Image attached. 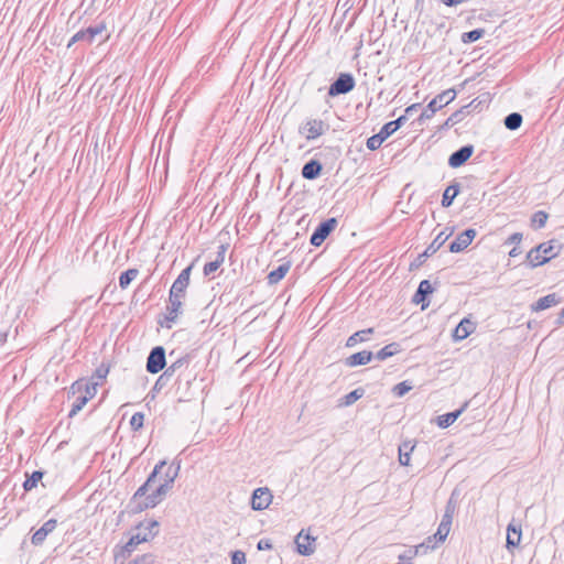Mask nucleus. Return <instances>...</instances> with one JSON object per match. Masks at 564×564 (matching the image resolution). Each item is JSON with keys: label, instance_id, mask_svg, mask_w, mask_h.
I'll use <instances>...</instances> for the list:
<instances>
[{"label": "nucleus", "instance_id": "obj_5", "mask_svg": "<svg viewBox=\"0 0 564 564\" xmlns=\"http://www.w3.org/2000/svg\"><path fill=\"white\" fill-rule=\"evenodd\" d=\"M356 86V80L350 73H340L338 77L329 85L327 95L336 97L350 93Z\"/></svg>", "mask_w": 564, "mask_h": 564}, {"label": "nucleus", "instance_id": "obj_29", "mask_svg": "<svg viewBox=\"0 0 564 564\" xmlns=\"http://www.w3.org/2000/svg\"><path fill=\"white\" fill-rule=\"evenodd\" d=\"M415 448V442L406 440L399 445V463L401 466H409L411 453Z\"/></svg>", "mask_w": 564, "mask_h": 564}, {"label": "nucleus", "instance_id": "obj_59", "mask_svg": "<svg viewBox=\"0 0 564 564\" xmlns=\"http://www.w3.org/2000/svg\"><path fill=\"white\" fill-rule=\"evenodd\" d=\"M421 107V104H412L408 106L404 110V113L406 116L412 115L414 111H416Z\"/></svg>", "mask_w": 564, "mask_h": 564}, {"label": "nucleus", "instance_id": "obj_52", "mask_svg": "<svg viewBox=\"0 0 564 564\" xmlns=\"http://www.w3.org/2000/svg\"><path fill=\"white\" fill-rule=\"evenodd\" d=\"M406 115H402L400 116L399 118H397L395 120H392V121H389V126H392L393 127V131L395 132L398 129H400L406 121Z\"/></svg>", "mask_w": 564, "mask_h": 564}, {"label": "nucleus", "instance_id": "obj_64", "mask_svg": "<svg viewBox=\"0 0 564 564\" xmlns=\"http://www.w3.org/2000/svg\"><path fill=\"white\" fill-rule=\"evenodd\" d=\"M7 341V334L0 333V345H3Z\"/></svg>", "mask_w": 564, "mask_h": 564}, {"label": "nucleus", "instance_id": "obj_41", "mask_svg": "<svg viewBox=\"0 0 564 564\" xmlns=\"http://www.w3.org/2000/svg\"><path fill=\"white\" fill-rule=\"evenodd\" d=\"M485 34L484 29H474L462 34V42L465 44L474 43L481 39Z\"/></svg>", "mask_w": 564, "mask_h": 564}, {"label": "nucleus", "instance_id": "obj_38", "mask_svg": "<svg viewBox=\"0 0 564 564\" xmlns=\"http://www.w3.org/2000/svg\"><path fill=\"white\" fill-rule=\"evenodd\" d=\"M188 364V357L184 356L172 362L169 367L165 368L163 371L165 373V377H169L170 379L176 373L177 370L183 368Z\"/></svg>", "mask_w": 564, "mask_h": 564}, {"label": "nucleus", "instance_id": "obj_34", "mask_svg": "<svg viewBox=\"0 0 564 564\" xmlns=\"http://www.w3.org/2000/svg\"><path fill=\"white\" fill-rule=\"evenodd\" d=\"M401 351V346L399 343H390L382 347L373 357H376L378 360H386Z\"/></svg>", "mask_w": 564, "mask_h": 564}, {"label": "nucleus", "instance_id": "obj_62", "mask_svg": "<svg viewBox=\"0 0 564 564\" xmlns=\"http://www.w3.org/2000/svg\"><path fill=\"white\" fill-rule=\"evenodd\" d=\"M555 324L557 326L564 325V307L561 310V312H560V314H558V316H557V318L555 321Z\"/></svg>", "mask_w": 564, "mask_h": 564}, {"label": "nucleus", "instance_id": "obj_23", "mask_svg": "<svg viewBox=\"0 0 564 564\" xmlns=\"http://www.w3.org/2000/svg\"><path fill=\"white\" fill-rule=\"evenodd\" d=\"M97 386H98V382L89 384V383L85 382L82 379L80 380H76L70 386L68 393L69 394H76L78 392L84 391L85 393L82 394V395L86 397L87 401H89L91 398H94V395L96 393V387Z\"/></svg>", "mask_w": 564, "mask_h": 564}, {"label": "nucleus", "instance_id": "obj_47", "mask_svg": "<svg viewBox=\"0 0 564 564\" xmlns=\"http://www.w3.org/2000/svg\"><path fill=\"white\" fill-rule=\"evenodd\" d=\"M456 491L454 490L445 506V512L446 514L454 516L457 509V501L455 499Z\"/></svg>", "mask_w": 564, "mask_h": 564}, {"label": "nucleus", "instance_id": "obj_57", "mask_svg": "<svg viewBox=\"0 0 564 564\" xmlns=\"http://www.w3.org/2000/svg\"><path fill=\"white\" fill-rule=\"evenodd\" d=\"M424 542L429 545L433 544L434 545V550L437 547V545L440 543H443L444 541H438V538L436 536V534L434 533L433 535H430L427 536Z\"/></svg>", "mask_w": 564, "mask_h": 564}, {"label": "nucleus", "instance_id": "obj_20", "mask_svg": "<svg viewBox=\"0 0 564 564\" xmlns=\"http://www.w3.org/2000/svg\"><path fill=\"white\" fill-rule=\"evenodd\" d=\"M169 490L170 488L167 485L160 484L155 490H153L143 499V508H155L163 500Z\"/></svg>", "mask_w": 564, "mask_h": 564}, {"label": "nucleus", "instance_id": "obj_22", "mask_svg": "<svg viewBox=\"0 0 564 564\" xmlns=\"http://www.w3.org/2000/svg\"><path fill=\"white\" fill-rule=\"evenodd\" d=\"M315 538L310 534H303V530L297 534L295 539L296 550L301 555L308 556L314 553Z\"/></svg>", "mask_w": 564, "mask_h": 564}, {"label": "nucleus", "instance_id": "obj_1", "mask_svg": "<svg viewBox=\"0 0 564 564\" xmlns=\"http://www.w3.org/2000/svg\"><path fill=\"white\" fill-rule=\"evenodd\" d=\"M159 522L156 520H147L140 522L132 531L129 540L121 549L122 556H129L137 545L148 542L159 533Z\"/></svg>", "mask_w": 564, "mask_h": 564}, {"label": "nucleus", "instance_id": "obj_27", "mask_svg": "<svg viewBox=\"0 0 564 564\" xmlns=\"http://www.w3.org/2000/svg\"><path fill=\"white\" fill-rule=\"evenodd\" d=\"M467 406L468 402H465L459 409L437 416V425L441 429H446L451 426L462 415V413L467 409Z\"/></svg>", "mask_w": 564, "mask_h": 564}, {"label": "nucleus", "instance_id": "obj_4", "mask_svg": "<svg viewBox=\"0 0 564 564\" xmlns=\"http://www.w3.org/2000/svg\"><path fill=\"white\" fill-rule=\"evenodd\" d=\"M182 300L183 297L173 296L169 294V304L166 305V313L163 316V319H158V323L161 327L171 329L175 324L178 315L182 313Z\"/></svg>", "mask_w": 564, "mask_h": 564}, {"label": "nucleus", "instance_id": "obj_6", "mask_svg": "<svg viewBox=\"0 0 564 564\" xmlns=\"http://www.w3.org/2000/svg\"><path fill=\"white\" fill-rule=\"evenodd\" d=\"M166 366V354L163 346L153 347L147 358L145 369L149 373L155 375Z\"/></svg>", "mask_w": 564, "mask_h": 564}, {"label": "nucleus", "instance_id": "obj_53", "mask_svg": "<svg viewBox=\"0 0 564 564\" xmlns=\"http://www.w3.org/2000/svg\"><path fill=\"white\" fill-rule=\"evenodd\" d=\"M273 547L271 540L269 539H261L258 541L257 549L259 551H267L271 550Z\"/></svg>", "mask_w": 564, "mask_h": 564}, {"label": "nucleus", "instance_id": "obj_48", "mask_svg": "<svg viewBox=\"0 0 564 564\" xmlns=\"http://www.w3.org/2000/svg\"><path fill=\"white\" fill-rule=\"evenodd\" d=\"M108 373H109V366L106 365L105 362H102L96 368L93 377H96L99 380H104V379H106Z\"/></svg>", "mask_w": 564, "mask_h": 564}, {"label": "nucleus", "instance_id": "obj_2", "mask_svg": "<svg viewBox=\"0 0 564 564\" xmlns=\"http://www.w3.org/2000/svg\"><path fill=\"white\" fill-rule=\"evenodd\" d=\"M553 240L547 242H542L536 247L532 248L528 254L527 260L531 268H536L545 264L551 259L555 258L558 254V250L555 251V247L553 245Z\"/></svg>", "mask_w": 564, "mask_h": 564}, {"label": "nucleus", "instance_id": "obj_31", "mask_svg": "<svg viewBox=\"0 0 564 564\" xmlns=\"http://www.w3.org/2000/svg\"><path fill=\"white\" fill-rule=\"evenodd\" d=\"M291 268V262L288 261L285 263L280 264L276 269L272 270L267 279L269 284H276L279 283L289 272Z\"/></svg>", "mask_w": 564, "mask_h": 564}, {"label": "nucleus", "instance_id": "obj_39", "mask_svg": "<svg viewBox=\"0 0 564 564\" xmlns=\"http://www.w3.org/2000/svg\"><path fill=\"white\" fill-rule=\"evenodd\" d=\"M44 471L34 470L23 482V489L30 491L37 486V482L43 478Z\"/></svg>", "mask_w": 564, "mask_h": 564}, {"label": "nucleus", "instance_id": "obj_36", "mask_svg": "<svg viewBox=\"0 0 564 564\" xmlns=\"http://www.w3.org/2000/svg\"><path fill=\"white\" fill-rule=\"evenodd\" d=\"M138 274L139 270L134 268L123 271L119 276V286L122 290L127 289Z\"/></svg>", "mask_w": 564, "mask_h": 564}, {"label": "nucleus", "instance_id": "obj_19", "mask_svg": "<svg viewBox=\"0 0 564 564\" xmlns=\"http://www.w3.org/2000/svg\"><path fill=\"white\" fill-rule=\"evenodd\" d=\"M522 530L520 524H514V522H510L507 527V540L506 547L508 551L512 552L517 549L521 542Z\"/></svg>", "mask_w": 564, "mask_h": 564}, {"label": "nucleus", "instance_id": "obj_28", "mask_svg": "<svg viewBox=\"0 0 564 564\" xmlns=\"http://www.w3.org/2000/svg\"><path fill=\"white\" fill-rule=\"evenodd\" d=\"M474 330V323L468 318H463L456 326L453 336L456 340H463L467 338Z\"/></svg>", "mask_w": 564, "mask_h": 564}, {"label": "nucleus", "instance_id": "obj_12", "mask_svg": "<svg viewBox=\"0 0 564 564\" xmlns=\"http://www.w3.org/2000/svg\"><path fill=\"white\" fill-rule=\"evenodd\" d=\"M486 102V100H479V98L473 99L468 105L463 106L460 109L453 112L447 120L445 121V127H453L454 124L460 122L465 116L469 115L473 110L479 109L481 110V105Z\"/></svg>", "mask_w": 564, "mask_h": 564}, {"label": "nucleus", "instance_id": "obj_54", "mask_svg": "<svg viewBox=\"0 0 564 564\" xmlns=\"http://www.w3.org/2000/svg\"><path fill=\"white\" fill-rule=\"evenodd\" d=\"M171 379L169 377H165V373L163 372L155 381L154 390H160L162 387H164Z\"/></svg>", "mask_w": 564, "mask_h": 564}, {"label": "nucleus", "instance_id": "obj_55", "mask_svg": "<svg viewBox=\"0 0 564 564\" xmlns=\"http://www.w3.org/2000/svg\"><path fill=\"white\" fill-rule=\"evenodd\" d=\"M129 564H152V558L151 555L143 554L133 560L132 562H130Z\"/></svg>", "mask_w": 564, "mask_h": 564}, {"label": "nucleus", "instance_id": "obj_24", "mask_svg": "<svg viewBox=\"0 0 564 564\" xmlns=\"http://www.w3.org/2000/svg\"><path fill=\"white\" fill-rule=\"evenodd\" d=\"M373 358V354L369 350L355 352L345 359L347 367L354 368L369 364Z\"/></svg>", "mask_w": 564, "mask_h": 564}, {"label": "nucleus", "instance_id": "obj_10", "mask_svg": "<svg viewBox=\"0 0 564 564\" xmlns=\"http://www.w3.org/2000/svg\"><path fill=\"white\" fill-rule=\"evenodd\" d=\"M150 487H151V485L148 484L147 481H144V484L141 485L135 490V492L133 494V496L131 497V499L129 500V502L127 503V507H126V511L129 514H138V513H141L142 511L147 510V508H143V499L148 496L147 494H148Z\"/></svg>", "mask_w": 564, "mask_h": 564}, {"label": "nucleus", "instance_id": "obj_3", "mask_svg": "<svg viewBox=\"0 0 564 564\" xmlns=\"http://www.w3.org/2000/svg\"><path fill=\"white\" fill-rule=\"evenodd\" d=\"M456 95L457 93L454 88L446 89L436 95L421 112L417 120L423 122L424 120L431 119L437 110L452 102L456 98Z\"/></svg>", "mask_w": 564, "mask_h": 564}, {"label": "nucleus", "instance_id": "obj_45", "mask_svg": "<svg viewBox=\"0 0 564 564\" xmlns=\"http://www.w3.org/2000/svg\"><path fill=\"white\" fill-rule=\"evenodd\" d=\"M144 414L142 412H135L130 419V426L132 431H139L143 427Z\"/></svg>", "mask_w": 564, "mask_h": 564}, {"label": "nucleus", "instance_id": "obj_56", "mask_svg": "<svg viewBox=\"0 0 564 564\" xmlns=\"http://www.w3.org/2000/svg\"><path fill=\"white\" fill-rule=\"evenodd\" d=\"M522 234L521 232H514L512 234L507 240H506V243L508 245H511V243H514V245H519L522 240Z\"/></svg>", "mask_w": 564, "mask_h": 564}, {"label": "nucleus", "instance_id": "obj_15", "mask_svg": "<svg viewBox=\"0 0 564 564\" xmlns=\"http://www.w3.org/2000/svg\"><path fill=\"white\" fill-rule=\"evenodd\" d=\"M272 502V494L269 488L260 487L253 490L251 496V508L257 511L267 509Z\"/></svg>", "mask_w": 564, "mask_h": 564}, {"label": "nucleus", "instance_id": "obj_25", "mask_svg": "<svg viewBox=\"0 0 564 564\" xmlns=\"http://www.w3.org/2000/svg\"><path fill=\"white\" fill-rule=\"evenodd\" d=\"M322 170V163L318 160L312 159L303 165L301 174L303 178L313 181L321 175Z\"/></svg>", "mask_w": 564, "mask_h": 564}, {"label": "nucleus", "instance_id": "obj_33", "mask_svg": "<svg viewBox=\"0 0 564 564\" xmlns=\"http://www.w3.org/2000/svg\"><path fill=\"white\" fill-rule=\"evenodd\" d=\"M459 184L453 183L449 186L446 187V189L443 193L441 204L443 207L447 208L452 206L455 197L459 194Z\"/></svg>", "mask_w": 564, "mask_h": 564}, {"label": "nucleus", "instance_id": "obj_7", "mask_svg": "<svg viewBox=\"0 0 564 564\" xmlns=\"http://www.w3.org/2000/svg\"><path fill=\"white\" fill-rule=\"evenodd\" d=\"M337 219L335 217L327 218L318 224L311 235L310 242L314 247H319L332 231L337 227Z\"/></svg>", "mask_w": 564, "mask_h": 564}, {"label": "nucleus", "instance_id": "obj_9", "mask_svg": "<svg viewBox=\"0 0 564 564\" xmlns=\"http://www.w3.org/2000/svg\"><path fill=\"white\" fill-rule=\"evenodd\" d=\"M328 128L329 126L321 119H310L300 126L299 132L311 141L324 134Z\"/></svg>", "mask_w": 564, "mask_h": 564}, {"label": "nucleus", "instance_id": "obj_13", "mask_svg": "<svg viewBox=\"0 0 564 564\" xmlns=\"http://www.w3.org/2000/svg\"><path fill=\"white\" fill-rule=\"evenodd\" d=\"M192 269H193V264H189L188 267H186L185 269H183L181 271V273L178 274V276L175 279V281L173 282L171 289H170V292L169 294L171 295H175V296H180V297H185V294H186V289L189 284V278H191V272H192Z\"/></svg>", "mask_w": 564, "mask_h": 564}, {"label": "nucleus", "instance_id": "obj_49", "mask_svg": "<svg viewBox=\"0 0 564 564\" xmlns=\"http://www.w3.org/2000/svg\"><path fill=\"white\" fill-rule=\"evenodd\" d=\"M220 265L221 264L219 262H217L216 260L207 262L203 269L204 275L208 276V275L213 274L214 272H216L218 270V268Z\"/></svg>", "mask_w": 564, "mask_h": 564}, {"label": "nucleus", "instance_id": "obj_44", "mask_svg": "<svg viewBox=\"0 0 564 564\" xmlns=\"http://www.w3.org/2000/svg\"><path fill=\"white\" fill-rule=\"evenodd\" d=\"M87 402L88 401L86 397H77L74 403L72 404V409L68 413V416L74 417L86 405Z\"/></svg>", "mask_w": 564, "mask_h": 564}, {"label": "nucleus", "instance_id": "obj_42", "mask_svg": "<svg viewBox=\"0 0 564 564\" xmlns=\"http://www.w3.org/2000/svg\"><path fill=\"white\" fill-rule=\"evenodd\" d=\"M364 394H365V390L362 388H357L343 398L341 404L345 406H349V405L354 404L356 401H358L359 399H361L364 397Z\"/></svg>", "mask_w": 564, "mask_h": 564}, {"label": "nucleus", "instance_id": "obj_14", "mask_svg": "<svg viewBox=\"0 0 564 564\" xmlns=\"http://www.w3.org/2000/svg\"><path fill=\"white\" fill-rule=\"evenodd\" d=\"M477 231L474 228H467L449 243V252L457 253L465 250L476 237Z\"/></svg>", "mask_w": 564, "mask_h": 564}, {"label": "nucleus", "instance_id": "obj_51", "mask_svg": "<svg viewBox=\"0 0 564 564\" xmlns=\"http://www.w3.org/2000/svg\"><path fill=\"white\" fill-rule=\"evenodd\" d=\"M449 531H451V528L445 525V523H440L437 531L435 533L436 536L438 538V541H445Z\"/></svg>", "mask_w": 564, "mask_h": 564}, {"label": "nucleus", "instance_id": "obj_58", "mask_svg": "<svg viewBox=\"0 0 564 564\" xmlns=\"http://www.w3.org/2000/svg\"><path fill=\"white\" fill-rule=\"evenodd\" d=\"M225 253H226V247L224 245L219 246L215 260L221 264L225 260Z\"/></svg>", "mask_w": 564, "mask_h": 564}, {"label": "nucleus", "instance_id": "obj_8", "mask_svg": "<svg viewBox=\"0 0 564 564\" xmlns=\"http://www.w3.org/2000/svg\"><path fill=\"white\" fill-rule=\"evenodd\" d=\"M451 232L446 234L445 231H441L434 238V240L426 247V249L422 253H420L416 257V259L411 263V268H419L420 265H422L427 258H430L440 250V248L446 242Z\"/></svg>", "mask_w": 564, "mask_h": 564}, {"label": "nucleus", "instance_id": "obj_63", "mask_svg": "<svg viewBox=\"0 0 564 564\" xmlns=\"http://www.w3.org/2000/svg\"><path fill=\"white\" fill-rule=\"evenodd\" d=\"M520 253H521V250H520L518 247H513V248L509 251V256H510L511 258H516V257H518Z\"/></svg>", "mask_w": 564, "mask_h": 564}, {"label": "nucleus", "instance_id": "obj_61", "mask_svg": "<svg viewBox=\"0 0 564 564\" xmlns=\"http://www.w3.org/2000/svg\"><path fill=\"white\" fill-rule=\"evenodd\" d=\"M453 518H454V516L444 513L441 523H445V525L451 528L452 522H453Z\"/></svg>", "mask_w": 564, "mask_h": 564}, {"label": "nucleus", "instance_id": "obj_60", "mask_svg": "<svg viewBox=\"0 0 564 564\" xmlns=\"http://www.w3.org/2000/svg\"><path fill=\"white\" fill-rule=\"evenodd\" d=\"M447 7H455L457 4H462L467 0H441Z\"/></svg>", "mask_w": 564, "mask_h": 564}, {"label": "nucleus", "instance_id": "obj_43", "mask_svg": "<svg viewBox=\"0 0 564 564\" xmlns=\"http://www.w3.org/2000/svg\"><path fill=\"white\" fill-rule=\"evenodd\" d=\"M412 389H413L412 383L408 380H404V381H401L398 384H395L392 389V392L395 397L401 398V397L405 395Z\"/></svg>", "mask_w": 564, "mask_h": 564}, {"label": "nucleus", "instance_id": "obj_16", "mask_svg": "<svg viewBox=\"0 0 564 564\" xmlns=\"http://www.w3.org/2000/svg\"><path fill=\"white\" fill-rule=\"evenodd\" d=\"M474 153V145L466 144L454 151L448 158V165L453 169L460 167Z\"/></svg>", "mask_w": 564, "mask_h": 564}, {"label": "nucleus", "instance_id": "obj_50", "mask_svg": "<svg viewBox=\"0 0 564 564\" xmlns=\"http://www.w3.org/2000/svg\"><path fill=\"white\" fill-rule=\"evenodd\" d=\"M231 564H246V554L239 550L231 552Z\"/></svg>", "mask_w": 564, "mask_h": 564}, {"label": "nucleus", "instance_id": "obj_35", "mask_svg": "<svg viewBox=\"0 0 564 564\" xmlns=\"http://www.w3.org/2000/svg\"><path fill=\"white\" fill-rule=\"evenodd\" d=\"M523 118L519 112H511L505 117L503 123L508 130H518L522 124Z\"/></svg>", "mask_w": 564, "mask_h": 564}, {"label": "nucleus", "instance_id": "obj_21", "mask_svg": "<svg viewBox=\"0 0 564 564\" xmlns=\"http://www.w3.org/2000/svg\"><path fill=\"white\" fill-rule=\"evenodd\" d=\"M56 525L57 521L55 519H50L44 522V524L33 533L31 538L32 544L41 545L46 536L56 529Z\"/></svg>", "mask_w": 564, "mask_h": 564}, {"label": "nucleus", "instance_id": "obj_11", "mask_svg": "<svg viewBox=\"0 0 564 564\" xmlns=\"http://www.w3.org/2000/svg\"><path fill=\"white\" fill-rule=\"evenodd\" d=\"M106 29L104 23H99L96 25H90L85 30H79L76 32L69 40L67 47H70L73 44L77 42H86L88 44L93 43L95 37L101 34Z\"/></svg>", "mask_w": 564, "mask_h": 564}, {"label": "nucleus", "instance_id": "obj_18", "mask_svg": "<svg viewBox=\"0 0 564 564\" xmlns=\"http://www.w3.org/2000/svg\"><path fill=\"white\" fill-rule=\"evenodd\" d=\"M434 289L432 288L429 280H422L413 295L412 301L416 304H421L422 310L426 308L430 305V301L427 296L433 293Z\"/></svg>", "mask_w": 564, "mask_h": 564}, {"label": "nucleus", "instance_id": "obj_32", "mask_svg": "<svg viewBox=\"0 0 564 564\" xmlns=\"http://www.w3.org/2000/svg\"><path fill=\"white\" fill-rule=\"evenodd\" d=\"M434 550V545L431 544H426L424 541L422 543H420L419 545H416L413 550H409L406 552V554H401L399 556V558L401 561L403 560H412L414 556H417V555H425L427 554L430 551H433Z\"/></svg>", "mask_w": 564, "mask_h": 564}, {"label": "nucleus", "instance_id": "obj_37", "mask_svg": "<svg viewBox=\"0 0 564 564\" xmlns=\"http://www.w3.org/2000/svg\"><path fill=\"white\" fill-rule=\"evenodd\" d=\"M180 471V464L174 466V464L170 465L166 470L164 471L163 476V485H167V487L171 489L172 485L174 484L177 475Z\"/></svg>", "mask_w": 564, "mask_h": 564}, {"label": "nucleus", "instance_id": "obj_30", "mask_svg": "<svg viewBox=\"0 0 564 564\" xmlns=\"http://www.w3.org/2000/svg\"><path fill=\"white\" fill-rule=\"evenodd\" d=\"M373 328H366L358 332H355L352 335L348 337L346 340V347L351 348L359 343L367 341L371 334H373Z\"/></svg>", "mask_w": 564, "mask_h": 564}, {"label": "nucleus", "instance_id": "obj_17", "mask_svg": "<svg viewBox=\"0 0 564 564\" xmlns=\"http://www.w3.org/2000/svg\"><path fill=\"white\" fill-rule=\"evenodd\" d=\"M393 133V127L389 126V123L387 122L381 127L378 133L367 139L366 145L369 150L375 151L379 149L383 141H386Z\"/></svg>", "mask_w": 564, "mask_h": 564}, {"label": "nucleus", "instance_id": "obj_46", "mask_svg": "<svg viewBox=\"0 0 564 564\" xmlns=\"http://www.w3.org/2000/svg\"><path fill=\"white\" fill-rule=\"evenodd\" d=\"M166 465L165 460H160L151 471V474L147 478V482L152 485L154 480L156 479L158 475L161 473L162 468Z\"/></svg>", "mask_w": 564, "mask_h": 564}, {"label": "nucleus", "instance_id": "obj_40", "mask_svg": "<svg viewBox=\"0 0 564 564\" xmlns=\"http://www.w3.org/2000/svg\"><path fill=\"white\" fill-rule=\"evenodd\" d=\"M549 215L544 210H538L532 215L531 226L535 229H541L545 226Z\"/></svg>", "mask_w": 564, "mask_h": 564}, {"label": "nucleus", "instance_id": "obj_26", "mask_svg": "<svg viewBox=\"0 0 564 564\" xmlns=\"http://www.w3.org/2000/svg\"><path fill=\"white\" fill-rule=\"evenodd\" d=\"M560 297L555 293L547 294L540 297L536 302L530 305L532 312H540L550 308L560 303Z\"/></svg>", "mask_w": 564, "mask_h": 564}]
</instances>
